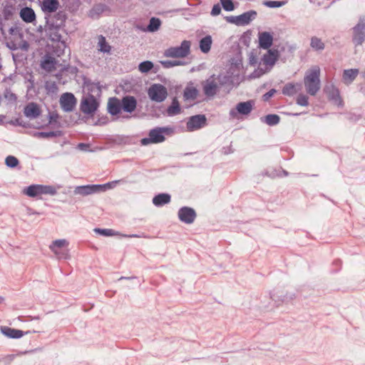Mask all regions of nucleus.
Wrapping results in <instances>:
<instances>
[{"instance_id":"3","label":"nucleus","mask_w":365,"mask_h":365,"mask_svg":"<svg viewBox=\"0 0 365 365\" xmlns=\"http://www.w3.org/2000/svg\"><path fill=\"white\" fill-rule=\"evenodd\" d=\"M173 133V128L171 127H155L149 131L148 137L140 140L142 145L149 144H157L165 141V135H169Z\"/></svg>"},{"instance_id":"46","label":"nucleus","mask_w":365,"mask_h":365,"mask_svg":"<svg viewBox=\"0 0 365 365\" xmlns=\"http://www.w3.org/2000/svg\"><path fill=\"white\" fill-rule=\"evenodd\" d=\"M19 160L13 155H9L6 158L5 164L9 168H14L19 165Z\"/></svg>"},{"instance_id":"20","label":"nucleus","mask_w":365,"mask_h":365,"mask_svg":"<svg viewBox=\"0 0 365 365\" xmlns=\"http://www.w3.org/2000/svg\"><path fill=\"white\" fill-rule=\"evenodd\" d=\"M41 113V108L38 104L34 102L27 103L24 108V114L30 119L37 118Z\"/></svg>"},{"instance_id":"12","label":"nucleus","mask_w":365,"mask_h":365,"mask_svg":"<svg viewBox=\"0 0 365 365\" xmlns=\"http://www.w3.org/2000/svg\"><path fill=\"white\" fill-rule=\"evenodd\" d=\"M203 93L207 97L215 96L219 89V86L215 81V75H212L209 78L202 82Z\"/></svg>"},{"instance_id":"5","label":"nucleus","mask_w":365,"mask_h":365,"mask_svg":"<svg viewBox=\"0 0 365 365\" xmlns=\"http://www.w3.org/2000/svg\"><path fill=\"white\" fill-rule=\"evenodd\" d=\"M191 43L190 41L184 40L179 46H171L165 50L164 56L167 58H185L190 53Z\"/></svg>"},{"instance_id":"49","label":"nucleus","mask_w":365,"mask_h":365,"mask_svg":"<svg viewBox=\"0 0 365 365\" xmlns=\"http://www.w3.org/2000/svg\"><path fill=\"white\" fill-rule=\"evenodd\" d=\"M48 122L46 125H54L56 123H58V120L60 118L58 113L56 111L49 112L48 115Z\"/></svg>"},{"instance_id":"44","label":"nucleus","mask_w":365,"mask_h":365,"mask_svg":"<svg viewBox=\"0 0 365 365\" xmlns=\"http://www.w3.org/2000/svg\"><path fill=\"white\" fill-rule=\"evenodd\" d=\"M154 65L152 61H145L141 62L138 66V69L141 73H148L153 68Z\"/></svg>"},{"instance_id":"6","label":"nucleus","mask_w":365,"mask_h":365,"mask_svg":"<svg viewBox=\"0 0 365 365\" xmlns=\"http://www.w3.org/2000/svg\"><path fill=\"white\" fill-rule=\"evenodd\" d=\"M48 27L46 29L48 38L53 43H58V47L63 52L66 48V41L63 40L61 31H63L64 26H58L56 24H47Z\"/></svg>"},{"instance_id":"41","label":"nucleus","mask_w":365,"mask_h":365,"mask_svg":"<svg viewBox=\"0 0 365 365\" xmlns=\"http://www.w3.org/2000/svg\"><path fill=\"white\" fill-rule=\"evenodd\" d=\"M262 121L266 123L268 125L273 126L279 123L280 118L277 114H269L264 116V118H261Z\"/></svg>"},{"instance_id":"56","label":"nucleus","mask_w":365,"mask_h":365,"mask_svg":"<svg viewBox=\"0 0 365 365\" xmlns=\"http://www.w3.org/2000/svg\"><path fill=\"white\" fill-rule=\"evenodd\" d=\"M160 63L164 68H170L174 67L175 65L174 61L170 60L161 61Z\"/></svg>"},{"instance_id":"61","label":"nucleus","mask_w":365,"mask_h":365,"mask_svg":"<svg viewBox=\"0 0 365 365\" xmlns=\"http://www.w3.org/2000/svg\"><path fill=\"white\" fill-rule=\"evenodd\" d=\"M108 118L106 116L99 118L98 121L95 123L96 125H103L107 123Z\"/></svg>"},{"instance_id":"29","label":"nucleus","mask_w":365,"mask_h":365,"mask_svg":"<svg viewBox=\"0 0 365 365\" xmlns=\"http://www.w3.org/2000/svg\"><path fill=\"white\" fill-rule=\"evenodd\" d=\"M171 200V196L168 193H160L154 196L153 203L156 207H162L168 204Z\"/></svg>"},{"instance_id":"57","label":"nucleus","mask_w":365,"mask_h":365,"mask_svg":"<svg viewBox=\"0 0 365 365\" xmlns=\"http://www.w3.org/2000/svg\"><path fill=\"white\" fill-rule=\"evenodd\" d=\"M5 98L6 99H8L9 101H13V102L16 101V98H17L16 96L14 93H11V92H7L5 94Z\"/></svg>"},{"instance_id":"40","label":"nucleus","mask_w":365,"mask_h":365,"mask_svg":"<svg viewBox=\"0 0 365 365\" xmlns=\"http://www.w3.org/2000/svg\"><path fill=\"white\" fill-rule=\"evenodd\" d=\"M161 25V21L156 17H152L150 19L149 24L147 26L146 31L149 32H155L158 31Z\"/></svg>"},{"instance_id":"60","label":"nucleus","mask_w":365,"mask_h":365,"mask_svg":"<svg viewBox=\"0 0 365 365\" xmlns=\"http://www.w3.org/2000/svg\"><path fill=\"white\" fill-rule=\"evenodd\" d=\"M57 86L56 84V83H52L49 86H46V89L48 91H51V92H55L56 90H57Z\"/></svg>"},{"instance_id":"17","label":"nucleus","mask_w":365,"mask_h":365,"mask_svg":"<svg viewBox=\"0 0 365 365\" xmlns=\"http://www.w3.org/2000/svg\"><path fill=\"white\" fill-rule=\"evenodd\" d=\"M225 19L227 22L235 24L236 26L248 25L251 21V10L239 16H229Z\"/></svg>"},{"instance_id":"33","label":"nucleus","mask_w":365,"mask_h":365,"mask_svg":"<svg viewBox=\"0 0 365 365\" xmlns=\"http://www.w3.org/2000/svg\"><path fill=\"white\" fill-rule=\"evenodd\" d=\"M63 134V131L61 130H54V131H48V132H36L34 133V136L37 138H56L61 137Z\"/></svg>"},{"instance_id":"2","label":"nucleus","mask_w":365,"mask_h":365,"mask_svg":"<svg viewBox=\"0 0 365 365\" xmlns=\"http://www.w3.org/2000/svg\"><path fill=\"white\" fill-rule=\"evenodd\" d=\"M304 84L309 95L315 96L318 93L321 88L320 68L318 66H314L307 71Z\"/></svg>"},{"instance_id":"19","label":"nucleus","mask_w":365,"mask_h":365,"mask_svg":"<svg viewBox=\"0 0 365 365\" xmlns=\"http://www.w3.org/2000/svg\"><path fill=\"white\" fill-rule=\"evenodd\" d=\"M235 76L234 73L231 71V68L225 72L220 73L217 77L215 81L219 87H230L234 83Z\"/></svg>"},{"instance_id":"15","label":"nucleus","mask_w":365,"mask_h":365,"mask_svg":"<svg viewBox=\"0 0 365 365\" xmlns=\"http://www.w3.org/2000/svg\"><path fill=\"white\" fill-rule=\"evenodd\" d=\"M251 113V100L239 103L235 108L230 110V116L232 118H239V115H248Z\"/></svg>"},{"instance_id":"30","label":"nucleus","mask_w":365,"mask_h":365,"mask_svg":"<svg viewBox=\"0 0 365 365\" xmlns=\"http://www.w3.org/2000/svg\"><path fill=\"white\" fill-rule=\"evenodd\" d=\"M199 94L198 90L192 86H187L183 91V98L185 101H195Z\"/></svg>"},{"instance_id":"13","label":"nucleus","mask_w":365,"mask_h":365,"mask_svg":"<svg viewBox=\"0 0 365 365\" xmlns=\"http://www.w3.org/2000/svg\"><path fill=\"white\" fill-rule=\"evenodd\" d=\"M178 216L181 222L189 225L195 221L197 214L193 208L184 206L179 209Z\"/></svg>"},{"instance_id":"39","label":"nucleus","mask_w":365,"mask_h":365,"mask_svg":"<svg viewBox=\"0 0 365 365\" xmlns=\"http://www.w3.org/2000/svg\"><path fill=\"white\" fill-rule=\"evenodd\" d=\"M180 111V106L177 98H173L171 105L168 106L167 112L168 115L173 116L178 114Z\"/></svg>"},{"instance_id":"18","label":"nucleus","mask_w":365,"mask_h":365,"mask_svg":"<svg viewBox=\"0 0 365 365\" xmlns=\"http://www.w3.org/2000/svg\"><path fill=\"white\" fill-rule=\"evenodd\" d=\"M101 190L100 185H86L76 186L73 190L75 195L87 196L95 193H99Z\"/></svg>"},{"instance_id":"35","label":"nucleus","mask_w":365,"mask_h":365,"mask_svg":"<svg viewBox=\"0 0 365 365\" xmlns=\"http://www.w3.org/2000/svg\"><path fill=\"white\" fill-rule=\"evenodd\" d=\"M108 9V6L104 4H98L93 6L90 11V16L94 18L95 16H99L105 11Z\"/></svg>"},{"instance_id":"51","label":"nucleus","mask_w":365,"mask_h":365,"mask_svg":"<svg viewBox=\"0 0 365 365\" xmlns=\"http://www.w3.org/2000/svg\"><path fill=\"white\" fill-rule=\"evenodd\" d=\"M83 86L86 88L88 86H97V89L101 91L100 83H94L90 78L83 77Z\"/></svg>"},{"instance_id":"8","label":"nucleus","mask_w":365,"mask_h":365,"mask_svg":"<svg viewBox=\"0 0 365 365\" xmlns=\"http://www.w3.org/2000/svg\"><path fill=\"white\" fill-rule=\"evenodd\" d=\"M150 99L157 103L164 101L168 96L167 88L162 84L154 83L148 90Z\"/></svg>"},{"instance_id":"36","label":"nucleus","mask_w":365,"mask_h":365,"mask_svg":"<svg viewBox=\"0 0 365 365\" xmlns=\"http://www.w3.org/2000/svg\"><path fill=\"white\" fill-rule=\"evenodd\" d=\"M15 12V7L11 4L7 2L3 8L2 14L4 20L8 21L11 19Z\"/></svg>"},{"instance_id":"63","label":"nucleus","mask_w":365,"mask_h":365,"mask_svg":"<svg viewBox=\"0 0 365 365\" xmlns=\"http://www.w3.org/2000/svg\"><path fill=\"white\" fill-rule=\"evenodd\" d=\"M87 90L89 91V92H95V89L97 88V86H88L86 87Z\"/></svg>"},{"instance_id":"26","label":"nucleus","mask_w":365,"mask_h":365,"mask_svg":"<svg viewBox=\"0 0 365 365\" xmlns=\"http://www.w3.org/2000/svg\"><path fill=\"white\" fill-rule=\"evenodd\" d=\"M324 91L327 93L329 99L334 104L337 106H341L342 104L339 91L336 87L332 85L331 86H327Z\"/></svg>"},{"instance_id":"21","label":"nucleus","mask_w":365,"mask_h":365,"mask_svg":"<svg viewBox=\"0 0 365 365\" xmlns=\"http://www.w3.org/2000/svg\"><path fill=\"white\" fill-rule=\"evenodd\" d=\"M122 110L126 113H133L137 107V100L134 96H125L120 101Z\"/></svg>"},{"instance_id":"10","label":"nucleus","mask_w":365,"mask_h":365,"mask_svg":"<svg viewBox=\"0 0 365 365\" xmlns=\"http://www.w3.org/2000/svg\"><path fill=\"white\" fill-rule=\"evenodd\" d=\"M207 125V118L203 114H197L189 118L186 128L188 131H194L205 127Z\"/></svg>"},{"instance_id":"9","label":"nucleus","mask_w":365,"mask_h":365,"mask_svg":"<svg viewBox=\"0 0 365 365\" xmlns=\"http://www.w3.org/2000/svg\"><path fill=\"white\" fill-rule=\"evenodd\" d=\"M99 107V103L94 96L89 94L81 100L80 109L86 115H93Z\"/></svg>"},{"instance_id":"54","label":"nucleus","mask_w":365,"mask_h":365,"mask_svg":"<svg viewBox=\"0 0 365 365\" xmlns=\"http://www.w3.org/2000/svg\"><path fill=\"white\" fill-rule=\"evenodd\" d=\"M276 93H277V90L274 88H272L271 90H269L268 92H267L266 93H264L262 96V100L264 101H268L269 100V98L271 97H272Z\"/></svg>"},{"instance_id":"42","label":"nucleus","mask_w":365,"mask_h":365,"mask_svg":"<svg viewBox=\"0 0 365 365\" xmlns=\"http://www.w3.org/2000/svg\"><path fill=\"white\" fill-rule=\"evenodd\" d=\"M297 93V90L293 83H287L282 88V93L285 96H292Z\"/></svg>"},{"instance_id":"62","label":"nucleus","mask_w":365,"mask_h":365,"mask_svg":"<svg viewBox=\"0 0 365 365\" xmlns=\"http://www.w3.org/2000/svg\"><path fill=\"white\" fill-rule=\"evenodd\" d=\"M174 61V66H183V65H185V62L183 61H180V60H175L173 61Z\"/></svg>"},{"instance_id":"64","label":"nucleus","mask_w":365,"mask_h":365,"mask_svg":"<svg viewBox=\"0 0 365 365\" xmlns=\"http://www.w3.org/2000/svg\"><path fill=\"white\" fill-rule=\"evenodd\" d=\"M136 279L135 277H121L118 279V280H122V279Z\"/></svg>"},{"instance_id":"28","label":"nucleus","mask_w":365,"mask_h":365,"mask_svg":"<svg viewBox=\"0 0 365 365\" xmlns=\"http://www.w3.org/2000/svg\"><path fill=\"white\" fill-rule=\"evenodd\" d=\"M67 19V14L64 11L56 12L51 21H47V24H56L58 26H65V22Z\"/></svg>"},{"instance_id":"55","label":"nucleus","mask_w":365,"mask_h":365,"mask_svg":"<svg viewBox=\"0 0 365 365\" xmlns=\"http://www.w3.org/2000/svg\"><path fill=\"white\" fill-rule=\"evenodd\" d=\"M221 8L222 6H220L219 4H215L210 12L211 15L214 16L219 15L221 13Z\"/></svg>"},{"instance_id":"47","label":"nucleus","mask_w":365,"mask_h":365,"mask_svg":"<svg viewBox=\"0 0 365 365\" xmlns=\"http://www.w3.org/2000/svg\"><path fill=\"white\" fill-rule=\"evenodd\" d=\"M94 232L96 234H99L102 236L110 237L115 235V231L112 229H102V228H95Z\"/></svg>"},{"instance_id":"25","label":"nucleus","mask_w":365,"mask_h":365,"mask_svg":"<svg viewBox=\"0 0 365 365\" xmlns=\"http://www.w3.org/2000/svg\"><path fill=\"white\" fill-rule=\"evenodd\" d=\"M60 6L58 0H42L41 10L44 14H53L57 11Z\"/></svg>"},{"instance_id":"27","label":"nucleus","mask_w":365,"mask_h":365,"mask_svg":"<svg viewBox=\"0 0 365 365\" xmlns=\"http://www.w3.org/2000/svg\"><path fill=\"white\" fill-rule=\"evenodd\" d=\"M19 16L23 21L25 23H33L36 21V14L34 9L31 7H24L21 9Z\"/></svg>"},{"instance_id":"58","label":"nucleus","mask_w":365,"mask_h":365,"mask_svg":"<svg viewBox=\"0 0 365 365\" xmlns=\"http://www.w3.org/2000/svg\"><path fill=\"white\" fill-rule=\"evenodd\" d=\"M222 152L224 155H228V154L232 153L234 152V150L232 148V146L229 145V146L223 147L222 149Z\"/></svg>"},{"instance_id":"59","label":"nucleus","mask_w":365,"mask_h":365,"mask_svg":"<svg viewBox=\"0 0 365 365\" xmlns=\"http://www.w3.org/2000/svg\"><path fill=\"white\" fill-rule=\"evenodd\" d=\"M13 124L16 125H19V126H22V127L26 128V125L24 123V120L22 119H21V118H16L13 121Z\"/></svg>"},{"instance_id":"7","label":"nucleus","mask_w":365,"mask_h":365,"mask_svg":"<svg viewBox=\"0 0 365 365\" xmlns=\"http://www.w3.org/2000/svg\"><path fill=\"white\" fill-rule=\"evenodd\" d=\"M352 41L361 46L365 41V15L359 16L358 23L352 28Z\"/></svg>"},{"instance_id":"23","label":"nucleus","mask_w":365,"mask_h":365,"mask_svg":"<svg viewBox=\"0 0 365 365\" xmlns=\"http://www.w3.org/2000/svg\"><path fill=\"white\" fill-rule=\"evenodd\" d=\"M108 112L113 116L118 115L122 110L120 100L116 97L110 98L107 105Z\"/></svg>"},{"instance_id":"37","label":"nucleus","mask_w":365,"mask_h":365,"mask_svg":"<svg viewBox=\"0 0 365 365\" xmlns=\"http://www.w3.org/2000/svg\"><path fill=\"white\" fill-rule=\"evenodd\" d=\"M310 46L314 50L317 51H322L325 48L324 43L322 41L321 38L317 36H313L311 38Z\"/></svg>"},{"instance_id":"34","label":"nucleus","mask_w":365,"mask_h":365,"mask_svg":"<svg viewBox=\"0 0 365 365\" xmlns=\"http://www.w3.org/2000/svg\"><path fill=\"white\" fill-rule=\"evenodd\" d=\"M212 45V38L210 36L207 35L200 41V48L201 51L204 53H206L210 51Z\"/></svg>"},{"instance_id":"14","label":"nucleus","mask_w":365,"mask_h":365,"mask_svg":"<svg viewBox=\"0 0 365 365\" xmlns=\"http://www.w3.org/2000/svg\"><path fill=\"white\" fill-rule=\"evenodd\" d=\"M1 333L9 339H20L24 335L31 334V333H36L37 331L35 330L33 331H24L20 329H16L14 328H11L7 326H1L0 327Z\"/></svg>"},{"instance_id":"52","label":"nucleus","mask_w":365,"mask_h":365,"mask_svg":"<svg viewBox=\"0 0 365 365\" xmlns=\"http://www.w3.org/2000/svg\"><path fill=\"white\" fill-rule=\"evenodd\" d=\"M118 182V180H115L113 182H108L103 185H100V186H101V190L99 191V192H104L106 190V189L113 188L115 185V184H117Z\"/></svg>"},{"instance_id":"11","label":"nucleus","mask_w":365,"mask_h":365,"mask_svg":"<svg viewBox=\"0 0 365 365\" xmlns=\"http://www.w3.org/2000/svg\"><path fill=\"white\" fill-rule=\"evenodd\" d=\"M59 103L64 112H71L74 110L77 101L72 93H65L60 97Z\"/></svg>"},{"instance_id":"48","label":"nucleus","mask_w":365,"mask_h":365,"mask_svg":"<svg viewBox=\"0 0 365 365\" xmlns=\"http://www.w3.org/2000/svg\"><path fill=\"white\" fill-rule=\"evenodd\" d=\"M284 1H264L263 4L269 8H279L286 4Z\"/></svg>"},{"instance_id":"32","label":"nucleus","mask_w":365,"mask_h":365,"mask_svg":"<svg viewBox=\"0 0 365 365\" xmlns=\"http://www.w3.org/2000/svg\"><path fill=\"white\" fill-rule=\"evenodd\" d=\"M56 61L55 58L46 55L41 63V67L47 71H52L56 69Z\"/></svg>"},{"instance_id":"43","label":"nucleus","mask_w":365,"mask_h":365,"mask_svg":"<svg viewBox=\"0 0 365 365\" xmlns=\"http://www.w3.org/2000/svg\"><path fill=\"white\" fill-rule=\"evenodd\" d=\"M220 4L223 9L226 11H232L235 9L236 4L232 1V0H220Z\"/></svg>"},{"instance_id":"1","label":"nucleus","mask_w":365,"mask_h":365,"mask_svg":"<svg viewBox=\"0 0 365 365\" xmlns=\"http://www.w3.org/2000/svg\"><path fill=\"white\" fill-rule=\"evenodd\" d=\"M279 57L277 49H268L261 58L258 68L252 71V78H259L263 74L269 72Z\"/></svg>"},{"instance_id":"38","label":"nucleus","mask_w":365,"mask_h":365,"mask_svg":"<svg viewBox=\"0 0 365 365\" xmlns=\"http://www.w3.org/2000/svg\"><path fill=\"white\" fill-rule=\"evenodd\" d=\"M98 46L99 47V51L103 53H108L111 50V46L108 43L106 38L103 35H100L98 36Z\"/></svg>"},{"instance_id":"31","label":"nucleus","mask_w":365,"mask_h":365,"mask_svg":"<svg viewBox=\"0 0 365 365\" xmlns=\"http://www.w3.org/2000/svg\"><path fill=\"white\" fill-rule=\"evenodd\" d=\"M359 70L356 68L346 69L343 73V80L346 84H350L356 78Z\"/></svg>"},{"instance_id":"16","label":"nucleus","mask_w":365,"mask_h":365,"mask_svg":"<svg viewBox=\"0 0 365 365\" xmlns=\"http://www.w3.org/2000/svg\"><path fill=\"white\" fill-rule=\"evenodd\" d=\"M68 242L66 240L60 239L56 240L52 242L49 245L50 250L57 256L59 259H67L68 257V251H58V249L66 247Z\"/></svg>"},{"instance_id":"53","label":"nucleus","mask_w":365,"mask_h":365,"mask_svg":"<svg viewBox=\"0 0 365 365\" xmlns=\"http://www.w3.org/2000/svg\"><path fill=\"white\" fill-rule=\"evenodd\" d=\"M15 356L14 354H9L0 359L1 362L4 363V365H9L14 360Z\"/></svg>"},{"instance_id":"24","label":"nucleus","mask_w":365,"mask_h":365,"mask_svg":"<svg viewBox=\"0 0 365 365\" xmlns=\"http://www.w3.org/2000/svg\"><path fill=\"white\" fill-rule=\"evenodd\" d=\"M273 43V36L267 31L259 33V47L263 49H270Z\"/></svg>"},{"instance_id":"50","label":"nucleus","mask_w":365,"mask_h":365,"mask_svg":"<svg viewBox=\"0 0 365 365\" xmlns=\"http://www.w3.org/2000/svg\"><path fill=\"white\" fill-rule=\"evenodd\" d=\"M309 98L304 94H299L297 98V103L302 106H307Z\"/></svg>"},{"instance_id":"4","label":"nucleus","mask_w":365,"mask_h":365,"mask_svg":"<svg viewBox=\"0 0 365 365\" xmlns=\"http://www.w3.org/2000/svg\"><path fill=\"white\" fill-rule=\"evenodd\" d=\"M23 192L30 197H36L41 195H55L57 191L56 189L51 185L33 184L25 187Z\"/></svg>"},{"instance_id":"45","label":"nucleus","mask_w":365,"mask_h":365,"mask_svg":"<svg viewBox=\"0 0 365 365\" xmlns=\"http://www.w3.org/2000/svg\"><path fill=\"white\" fill-rule=\"evenodd\" d=\"M240 42L241 44L245 46L246 47H249L251 43V30H247L243 34V35L240 38Z\"/></svg>"},{"instance_id":"22","label":"nucleus","mask_w":365,"mask_h":365,"mask_svg":"<svg viewBox=\"0 0 365 365\" xmlns=\"http://www.w3.org/2000/svg\"><path fill=\"white\" fill-rule=\"evenodd\" d=\"M276 296L274 294L272 297H269L267 295H264L260 299V304L259 308L264 310H268V309H272V307L271 306L272 301H274L276 303L283 302L287 300V297L284 296L282 298H280L279 299H276Z\"/></svg>"}]
</instances>
